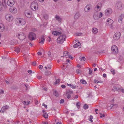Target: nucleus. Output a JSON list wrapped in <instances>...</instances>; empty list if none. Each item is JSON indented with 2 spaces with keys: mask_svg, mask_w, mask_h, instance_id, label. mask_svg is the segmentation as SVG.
<instances>
[{
  "mask_svg": "<svg viewBox=\"0 0 124 124\" xmlns=\"http://www.w3.org/2000/svg\"><path fill=\"white\" fill-rule=\"evenodd\" d=\"M121 33L120 32H117L114 35V39L115 40H117L119 39Z\"/></svg>",
  "mask_w": 124,
  "mask_h": 124,
  "instance_id": "9",
  "label": "nucleus"
},
{
  "mask_svg": "<svg viewBox=\"0 0 124 124\" xmlns=\"http://www.w3.org/2000/svg\"><path fill=\"white\" fill-rule=\"evenodd\" d=\"M93 118V117L92 116H90V118L89 120L91 121L92 122H93L92 119Z\"/></svg>",
  "mask_w": 124,
  "mask_h": 124,
  "instance_id": "40",
  "label": "nucleus"
},
{
  "mask_svg": "<svg viewBox=\"0 0 124 124\" xmlns=\"http://www.w3.org/2000/svg\"><path fill=\"white\" fill-rule=\"evenodd\" d=\"M9 10L10 12L11 13L14 14L16 13L17 11L16 9L14 7L10 8L9 9Z\"/></svg>",
  "mask_w": 124,
  "mask_h": 124,
  "instance_id": "13",
  "label": "nucleus"
},
{
  "mask_svg": "<svg viewBox=\"0 0 124 124\" xmlns=\"http://www.w3.org/2000/svg\"><path fill=\"white\" fill-rule=\"evenodd\" d=\"M66 36L62 35L59 36L57 39V42L59 44H61L65 40Z\"/></svg>",
  "mask_w": 124,
  "mask_h": 124,
  "instance_id": "2",
  "label": "nucleus"
},
{
  "mask_svg": "<svg viewBox=\"0 0 124 124\" xmlns=\"http://www.w3.org/2000/svg\"><path fill=\"white\" fill-rule=\"evenodd\" d=\"M27 72L29 74L31 73L32 72L31 70H28L27 71Z\"/></svg>",
  "mask_w": 124,
  "mask_h": 124,
  "instance_id": "57",
  "label": "nucleus"
},
{
  "mask_svg": "<svg viewBox=\"0 0 124 124\" xmlns=\"http://www.w3.org/2000/svg\"><path fill=\"white\" fill-rule=\"evenodd\" d=\"M92 31L94 34H96L98 32V29L96 28H94L93 29Z\"/></svg>",
  "mask_w": 124,
  "mask_h": 124,
  "instance_id": "26",
  "label": "nucleus"
},
{
  "mask_svg": "<svg viewBox=\"0 0 124 124\" xmlns=\"http://www.w3.org/2000/svg\"><path fill=\"white\" fill-rule=\"evenodd\" d=\"M64 102V100L63 99H62L60 100V103H62Z\"/></svg>",
  "mask_w": 124,
  "mask_h": 124,
  "instance_id": "49",
  "label": "nucleus"
},
{
  "mask_svg": "<svg viewBox=\"0 0 124 124\" xmlns=\"http://www.w3.org/2000/svg\"><path fill=\"white\" fill-rule=\"evenodd\" d=\"M5 18L8 21L10 22L12 21L13 19V16L9 14H7L5 16Z\"/></svg>",
  "mask_w": 124,
  "mask_h": 124,
  "instance_id": "6",
  "label": "nucleus"
},
{
  "mask_svg": "<svg viewBox=\"0 0 124 124\" xmlns=\"http://www.w3.org/2000/svg\"><path fill=\"white\" fill-rule=\"evenodd\" d=\"M36 34L33 32L30 33L29 35V38L30 40L32 41L36 39Z\"/></svg>",
  "mask_w": 124,
  "mask_h": 124,
  "instance_id": "5",
  "label": "nucleus"
},
{
  "mask_svg": "<svg viewBox=\"0 0 124 124\" xmlns=\"http://www.w3.org/2000/svg\"><path fill=\"white\" fill-rule=\"evenodd\" d=\"M47 68L48 69H49V70H50L51 69V67L50 66H47Z\"/></svg>",
  "mask_w": 124,
  "mask_h": 124,
  "instance_id": "63",
  "label": "nucleus"
},
{
  "mask_svg": "<svg viewBox=\"0 0 124 124\" xmlns=\"http://www.w3.org/2000/svg\"><path fill=\"white\" fill-rule=\"evenodd\" d=\"M45 40V38L43 35H42L41 37L40 38L39 40V43L43 44Z\"/></svg>",
  "mask_w": 124,
  "mask_h": 124,
  "instance_id": "16",
  "label": "nucleus"
},
{
  "mask_svg": "<svg viewBox=\"0 0 124 124\" xmlns=\"http://www.w3.org/2000/svg\"><path fill=\"white\" fill-rule=\"evenodd\" d=\"M48 54V56L49 57H51V53L50 52H48L47 53Z\"/></svg>",
  "mask_w": 124,
  "mask_h": 124,
  "instance_id": "52",
  "label": "nucleus"
},
{
  "mask_svg": "<svg viewBox=\"0 0 124 124\" xmlns=\"http://www.w3.org/2000/svg\"><path fill=\"white\" fill-rule=\"evenodd\" d=\"M89 73L90 75L92 73V71L91 69L90 68H89Z\"/></svg>",
  "mask_w": 124,
  "mask_h": 124,
  "instance_id": "48",
  "label": "nucleus"
},
{
  "mask_svg": "<svg viewBox=\"0 0 124 124\" xmlns=\"http://www.w3.org/2000/svg\"><path fill=\"white\" fill-rule=\"evenodd\" d=\"M30 102L29 101H23L22 102V103L23 104L25 105H28L29 104H30Z\"/></svg>",
  "mask_w": 124,
  "mask_h": 124,
  "instance_id": "25",
  "label": "nucleus"
},
{
  "mask_svg": "<svg viewBox=\"0 0 124 124\" xmlns=\"http://www.w3.org/2000/svg\"><path fill=\"white\" fill-rule=\"evenodd\" d=\"M124 5L121 2H119L116 3V8L119 10H121L123 8Z\"/></svg>",
  "mask_w": 124,
  "mask_h": 124,
  "instance_id": "4",
  "label": "nucleus"
},
{
  "mask_svg": "<svg viewBox=\"0 0 124 124\" xmlns=\"http://www.w3.org/2000/svg\"><path fill=\"white\" fill-rule=\"evenodd\" d=\"M90 8L91 7L89 5H87L85 8V11L86 12H88L90 10Z\"/></svg>",
  "mask_w": 124,
  "mask_h": 124,
  "instance_id": "18",
  "label": "nucleus"
},
{
  "mask_svg": "<svg viewBox=\"0 0 124 124\" xmlns=\"http://www.w3.org/2000/svg\"><path fill=\"white\" fill-rule=\"evenodd\" d=\"M73 93V92L72 91L69 90L68 91L65 95L64 97L65 98L68 99H69L71 97L70 94Z\"/></svg>",
  "mask_w": 124,
  "mask_h": 124,
  "instance_id": "10",
  "label": "nucleus"
},
{
  "mask_svg": "<svg viewBox=\"0 0 124 124\" xmlns=\"http://www.w3.org/2000/svg\"><path fill=\"white\" fill-rule=\"evenodd\" d=\"M118 105L117 104H114L112 106V107L116 108L118 106Z\"/></svg>",
  "mask_w": 124,
  "mask_h": 124,
  "instance_id": "45",
  "label": "nucleus"
},
{
  "mask_svg": "<svg viewBox=\"0 0 124 124\" xmlns=\"http://www.w3.org/2000/svg\"><path fill=\"white\" fill-rule=\"evenodd\" d=\"M80 82L82 83L83 84H87L86 82L83 79V80H81L80 81Z\"/></svg>",
  "mask_w": 124,
  "mask_h": 124,
  "instance_id": "35",
  "label": "nucleus"
},
{
  "mask_svg": "<svg viewBox=\"0 0 124 124\" xmlns=\"http://www.w3.org/2000/svg\"><path fill=\"white\" fill-rule=\"evenodd\" d=\"M20 48L19 47H16L15 51L17 52V53H19L20 52Z\"/></svg>",
  "mask_w": 124,
  "mask_h": 124,
  "instance_id": "31",
  "label": "nucleus"
},
{
  "mask_svg": "<svg viewBox=\"0 0 124 124\" xmlns=\"http://www.w3.org/2000/svg\"><path fill=\"white\" fill-rule=\"evenodd\" d=\"M60 82V80L59 79H57L56 80V81L55 82V84H57L58 83Z\"/></svg>",
  "mask_w": 124,
  "mask_h": 124,
  "instance_id": "43",
  "label": "nucleus"
},
{
  "mask_svg": "<svg viewBox=\"0 0 124 124\" xmlns=\"http://www.w3.org/2000/svg\"><path fill=\"white\" fill-rule=\"evenodd\" d=\"M99 13L100 14L99 15V18H100L102 17L103 14L101 12H100Z\"/></svg>",
  "mask_w": 124,
  "mask_h": 124,
  "instance_id": "46",
  "label": "nucleus"
},
{
  "mask_svg": "<svg viewBox=\"0 0 124 124\" xmlns=\"http://www.w3.org/2000/svg\"><path fill=\"white\" fill-rule=\"evenodd\" d=\"M112 12V11L111 9L108 8L105 11V14L106 15L108 16L110 15Z\"/></svg>",
  "mask_w": 124,
  "mask_h": 124,
  "instance_id": "12",
  "label": "nucleus"
},
{
  "mask_svg": "<svg viewBox=\"0 0 124 124\" xmlns=\"http://www.w3.org/2000/svg\"><path fill=\"white\" fill-rule=\"evenodd\" d=\"M111 50L112 53L114 54H117L118 52L117 47L115 45H113L111 47Z\"/></svg>",
  "mask_w": 124,
  "mask_h": 124,
  "instance_id": "7",
  "label": "nucleus"
},
{
  "mask_svg": "<svg viewBox=\"0 0 124 124\" xmlns=\"http://www.w3.org/2000/svg\"><path fill=\"white\" fill-rule=\"evenodd\" d=\"M4 93V92L2 90H0V93L3 94Z\"/></svg>",
  "mask_w": 124,
  "mask_h": 124,
  "instance_id": "51",
  "label": "nucleus"
},
{
  "mask_svg": "<svg viewBox=\"0 0 124 124\" xmlns=\"http://www.w3.org/2000/svg\"><path fill=\"white\" fill-rule=\"evenodd\" d=\"M68 66V65H67V63H66L64 65H63L62 66V67L63 69H65Z\"/></svg>",
  "mask_w": 124,
  "mask_h": 124,
  "instance_id": "34",
  "label": "nucleus"
},
{
  "mask_svg": "<svg viewBox=\"0 0 124 124\" xmlns=\"http://www.w3.org/2000/svg\"><path fill=\"white\" fill-rule=\"evenodd\" d=\"M82 34L81 33H78V34H76V35L78 36H80Z\"/></svg>",
  "mask_w": 124,
  "mask_h": 124,
  "instance_id": "64",
  "label": "nucleus"
},
{
  "mask_svg": "<svg viewBox=\"0 0 124 124\" xmlns=\"http://www.w3.org/2000/svg\"><path fill=\"white\" fill-rule=\"evenodd\" d=\"M9 108V106L7 105L3 106L1 109L2 112L3 113H4L6 110L8 109Z\"/></svg>",
  "mask_w": 124,
  "mask_h": 124,
  "instance_id": "14",
  "label": "nucleus"
},
{
  "mask_svg": "<svg viewBox=\"0 0 124 124\" xmlns=\"http://www.w3.org/2000/svg\"><path fill=\"white\" fill-rule=\"evenodd\" d=\"M52 34L54 36H57L61 35L62 34V32L57 31H54L52 32Z\"/></svg>",
  "mask_w": 124,
  "mask_h": 124,
  "instance_id": "19",
  "label": "nucleus"
},
{
  "mask_svg": "<svg viewBox=\"0 0 124 124\" xmlns=\"http://www.w3.org/2000/svg\"><path fill=\"white\" fill-rule=\"evenodd\" d=\"M15 22L17 25L20 26H21L24 25L26 23L25 20L21 18L16 19Z\"/></svg>",
  "mask_w": 124,
  "mask_h": 124,
  "instance_id": "1",
  "label": "nucleus"
},
{
  "mask_svg": "<svg viewBox=\"0 0 124 124\" xmlns=\"http://www.w3.org/2000/svg\"><path fill=\"white\" fill-rule=\"evenodd\" d=\"M43 116L44 118H47L48 117L47 114L46 113L44 114L43 115Z\"/></svg>",
  "mask_w": 124,
  "mask_h": 124,
  "instance_id": "38",
  "label": "nucleus"
},
{
  "mask_svg": "<svg viewBox=\"0 0 124 124\" xmlns=\"http://www.w3.org/2000/svg\"><path fill=\"white\" fill-rule=\"evenodd\" d=\"M38 54L39 55H40L42 54V53L40 52H38Z\"/></svg>",
  "mask_w": 124,
  "mask_h": 124,
  "instance_id": "60",
  "label": "nucleus"
},
{
  "mask_svg": "<svg viewBox=\"0 0 124 124\" xmlns=\"http://www.w3.org/2000/svg\"><path fill=\"white\" fill-rule=\"evenodd\" d=\"M39 69H42L43 68V66L42 65H40L39 67Z\"/></svg>",
  "mask_w": 124,
  "mask_h": 124,
  "instance_id": "53",
  "label": "nucleus"
},
{
  "mask_svg": "<svg viewBox=\"0 0 124 124\" xmlns=\"http://www.w3.org/2000/svg\"><path fill=\"white\" fill-rule=\"evenodd\" d=\"M55 18L57 20L59 23H61L62 20V18L57 15H56L55 17Z\"/></svg>",
  "mask_w": 124,
  "mask_h": 124,
  "instance_id": "17",
  "label": "nucleus"
},
{
  "mask_svg": "<svg viewBox=\"0 0 124 124\" xmlns=\"http://www.w3.org/2000/svg\"><path fill=\"white\" fill-rule=\"evenodd\" d=\"M44 18L45 19L47 20L48 19V16L47 15H45L44 16Z\"/></svg>",
  "mask_w": 124,
  "mask_h": 124,
  "instance_id": "44",
  "label": "nucleus"
},
{
  "mask_svg": "<svg viewBox=\"0 0 124 124\" xmlns=\"http://www.w3.org/2000/svg\"><path fill=\"white\" fill-rule=\"evenodd\" d=\"M31 8L32 10L35 11L38 9V5L37 2H33L31 5Z\"/></svg>",
  "mask_w": 124,
  "mask_h": 124,
  "instance_id": "3",
  "label": "nucleus"
},
{
  "mask_svg": "<svg viewBox=\"0 0 124 124\" xmlns=\"http://www.w3.org/2000/svg\"><path fill=\"white\" fill-rule=\"evenodd\" d=\"M8 5L10 7L12 6L15 4L14 0H8L7 2Z\"/></svg>",
  "mask_w": 124,
  "mask_h": 124,
  "instance_id": "11",
  "label": "nucleus"
},
{
  "mask_svg": "<svg viewBox=\"0 0 124 124\" xmlns=\"http://www.w3.org/2000/svg\"><path fill=\"white\" fill-rule=\"evenodd\" d=\"M105 52V51L103 50L101 51L100 52V53H104Z\"/></svg>",
  "mask_w": 124,
  "mask_h": 124,
  "instance_id": "62",
  "label": "nucleus"
},
{
  "mask_svg": "<svg viewBox=\"0 0 124 124\" xmlns=\"http://www.w3.org/2000/svg\"><path fill=\"white\" fill-rule=\"evenodd\" d=\"M3 2L2 4L3 5V7L4 8H6V6L7 5L6 4V1H5V2Z\"/></svg>",
  "mask_w": 124,
  "mask_h": 124,
  "instance_id": "36",
  "label": "nucleus"
},
{
  "mask_svg": "<svg viewBox=\"0 0 124 124\" xmlns=\"http://www.w3.org/2000/svg\"><path fill=\"white\" fill-rule=\"evenodd\" d=\"M94 82L95 83H98L99 82L101 83V81H99L96 80H94Z\"/></svg>",
  "mask_w": 124,
  "mask_h": 124,
  "instance_id": "47",
  "label": "nucleus"
},
{
  "mask_svg": "<svg viewBox=\"0 0 124 124\" xmlns=\"http://www.w3.org/2000/svg\"><path fill=\"white\" fill-rule=\"evenodd\" d=\"M32 64L33 66H35L36 65V63L35 62H33L32 63Z\"/></svg>",
  "mask_w": 124,
  "mask_h": 124,
  "instance_id": "61",
  "label": "nucleus"
},
{
  "mask_svg": "<svg viewBox=\"0 0 124 124\" xmlns=\"http://www.w3.org/2000/svg\"><path fill=\"white\" fill-rule=\"evenodd\" d=\"M16 37H18L19 39L21 40H23L25 38V37L23 35L20 34H18L16 35Z\"/></svg>",
  "mask_w": 124,
  "mask_h": 124,
  "instance_id": "15",
  "label": "nucleus"
},
{
  "mask_svg": "<svg viewBox=\"0 0 124 124\" xmlns=\"http://www.w3.org/2000/svg\"><path fill=\"white\" fill-rule=\"evenodd\" d=\"M80 102H78L76 104V106L77 107L78 109H79L80 108Z\"/></svg>",
  "mask_w": 124,
  "mask_h": 124,
  "instance_id": "37",
  "label": "nucleus"
},
{
  "mask_svg": "<svg viewBox=\"0 0 124 124\" xmlns=\"http://www.w3.org/2000/svg\"><path fill=\"white\" fill-rule=\"evenodd\" d=\"M70 86L72 88L75 89L76 88V86L75 85H70Z\"/></svg>",
  "mask_w": 124,
  "mask_h": 124,
  "instance_id": "50",
  "label": "nucleus"
},
{
  "mask_svg": "<svg viewBox=\"0 0 124 124\" xmlns=\"http://www.w3.org/2000/svg\"><path fill=\"white\" fill-rule=\"evenodd\" d=\"M124 14H122L121 16V19L118 20V22L121 23L122 22V19H123L124 17Z\"/></svg>",
  "mask_w": 124,
  "mask_h": 124,
  "instance_id": "29",
  "label": "nucleus"
},
{
  "mask_svg": "<svg viewBox=\"0 0 124 124\" xmlns=\"http://www.w3.org/2000/svg\"><path fill=\"white\" fill-rule=\"evenodd\" d=\"M5 29L4 26L3 24L1 23L0 24V32L3 31Z\"/></svg>",
  "mask_w": 124,
  "mask_h": 124,
  "instance_id": "22",
  "label": "nucleus"
},
{
  "mask_svg": "<svg viewBox=\"0 0 124 124\" xmlns=\"http://www.w3.org/2000/svg\"><path fill=\"white\" fill-rule=\"evenodd\" d=\"M53 93L54 94L55 96L57 97L58 96V94L56 91H54Z\"/></svg>",
  "mask_w": 124,
  "mask_h": 124,
  "instance_id": "33",
  "label": "nucleus"
},
{
  "mask_svg": "<svg viewBox=\"0 0 124 124\" xmlns=\"http://www.w3.org/2000/svg\"><path fill=\"white\" fill-rule=\"evenodd\" d=\"M93 17L94 19L95 20H97L98 18V16L96 14H94Z\"/></svg>",
  "mask_w": 124,
  "mask_h": 124,
  "instance_id": "30",
  "label": "nucleus"
},
{
  "mask_svg": "<svg viewBox=\"0 0 124 124\" xmlns=\"http://www.w3.org/2000/svg\"><path fill=\"white\" fill-rule=\"evenodd\" d=\"M17 42L16 40H13L10 41V43L11 45H15L17 44Z\"/></svg>",
  "mask_w": 124,
  "mask_h": 124,
  "instance_id": "24",
  "label": "nucleus"
},
{
  "mask_svg": "<svg viewBox=\"0 0 124 124\" xmlns=\"http://www.w3.org/2000/svg\"><path fill=\"white\" fill-rule=\"evenodd\" d=\"M69 53L67 51H65L63 53V55L65 56H69Z\"/></svg>",
  "mask_w": 124,
  "mask_h": 124,
  "instance_id": "27",
  "label": "nucleus"
},
{
  "mask_svg": "<svg viewBox=\"0 0 124 124\" xmlns=\"http://www.w3.org/2000/svg\"><path fill=\"white\" fill-rule=\"evenodd\" d=\"M107 23L109 25H111L113 23V21L110 18H108L107 21Z\"/></svg>",
  "mask_w": 124,
  "mask_h": 124,
  "instance_id": "20",
  "label": "nucleus"
},
{
  "mask_svg": "<svg viewBox=\"0 0 124 124\" xmlns=\"http://www.w3.org/2000/svg\"><path fill=\"white\" fill-rule=\"evenodd\" d=\"M111 71L113 74H114L115 73V71L113 69H111Z\"/></svg>",
  "mask_w": 124,
  "mask_h": 124,
  "instance_id": "42",
  "label": "nucleus"
},
{
  "mask_svg": "<svg viewBox=\"0 0 124 124\" xmlns=\"http://www.w3.org/2000/svg\"><path fill=\"white\" fill-rule=\"evenodd\" d=\"M102 7V4L101 3H98L96 7L94 9L96 11H100Z\"/></svg>",
  "mask_w": 124,
  "mask_h": 124,
  "instance_id": "8",
  "label": "nucleus"
},
{
  "mask_svg": "<svg viewBox=\"0 0 124 124\" xmlns=\"http://www.w3.org/2000/svg\"><path fill=\"white\" fill-rule=\"evenodd\" d=\"M76 72L78 74H80L81 73V71L79 69L77 70Z\"/></svg>",
  "mask_w": 124,
  "mask_h": 124,
  "instance_id": "41",
  "label": "nucleus"
},
{
  "mask_svg": "<svg viewBox=\"0 0 124 124\" xmlns=\"http://www.w3.org/2000/svg\"><path fill=\"white\" fill-rule=\"evenodd\" d=\"M45 75L47 76H48L49 75H50L51 74V72L49 71H46V72H45Z\"/></svg>",
  "mask_w": 124,
  "mask_h": 124,
  "instance_id": "28",
  "label": "nucleus"
},
{
  "mask_svg": "<svg viewBox=\"0 0 124 124\" xmlns=\"http://www.w3.org/2000/svg\"><path fill=\"white\" fill-rule=\"evenodd\" d=\"M78 45L77 44H75L73 46V47L74 48H76L78 47Z\"/></svg>",
  "mask_w": 124,
  "mask_h": 124,
  "instance_id": "55",
  "label": "nucleus"
},
{
  "mask_svg": "<svg viewBox=\"0 0 124 124\" xmlns=\"http://www.w3.org/2000/svg\"><path fill=\"white\" fill-rule=\"evenodd\" d=\"M88 106L87 105L85 104L84 106V108L85 109H87L88 107Z\"/></svg>",
  "mask_w": 124,
  "mask_h": 124,
  "instance_id": "39",
  "label": "nucleus"
},
{
  "mask_svg": "<svg viewBox=\"0 0 124 124\" xmlns=\"http://www.w3.org/2000/svg\"><path fill=\"white\" fill-rule=\"evenodd\" d=\"M42 78V77L41 76H38L37 77V78L38 79H41Z\"/></svg>",
  "mask_w": 124,
  "mask_h": 124,
  "instance_id": "58",
  "label": "nucleus"
},
{
  "mask_svg": "<svg viewBox=\"0 0 124 124\" xmlns=\"http://www.w3.org/2000/svg\"><path fill=\"white\" fill-rule=\"evenodd\" d=\"M25 15L26 17L28 18H30L32 16V13L30 12H25Z\"/></svg>",
  "mask_w": 124,
  "mask_h": 124,
  "instance_id": "23",
  "label": "nucleus"
},
{
  "mask_svg": "<svg viewBox=\"0 0 124 124\" xmlns=\"http://www.w3.org/2000/svg\"><path fill=\"white\" fill-rule=\"evenodd\" d=\"M79 59L81 61H84L85 59L84 57H80Z\"/></svg>",
  "mask_w": 124,
  "mask_h": 124,
  "instance_id": "32",
  "label": "nucleus"
},
{
  "mask_svg": "<svg viewBox=\"0 0 124 124\" xmlns=\"http://www.w3.org/2000/svg\"><path fill=\"white\" fill-rule=\"evenodd\" d=\"M43 106H45L46 108H47V105H45V104L43 103Z\"/></svg>",
  "mask_w": 124,
  "mask_h": 124,
  "instance_id": "56",
  "label": "nucleus"
},
{
  "mask_svg": "<svg viewBox=\"0 0 124 124\" xmlns=\"http://www.w3.org/2000/svg\"><path fill=\"white\" fill-rule=\"evenodd\" d=\"M75 42L76 43V44H77L78 43L79 44L80 43L78 41V40H76L75 41Z\"/></svg>",
  "mask_w": 124,
  "mask_h": 124,
  "instance_id": "59",
  "label": "nucleus"
},
{
  "mask_svg": "<svg viewBox=\"0 0 124 124\" xmlns=\"http://www.w3.org/2000/svg\"><path fill=\"white\" fill-rule=\"evenodd\" d=\"M61 87L63 88H64L66 87V86L63 85H61Z\"/></svg>",
  "mask_w": 124,
  "mask_h": 124,
  "instance_id": "54",
  "label": "nucleus"
},
{
  "mask_svg": "<svg viewBox=\"0 0 124 124\" xmlns=\"http://www.w3.org/2000/svg\"><path fill=\"white\" fill-rule=\"evenodd\" d=\"M80 16L79 12H77L74 16V19H78Z\"/></svg>",
  "mask_w": 124,
  "mask_h": 124,
  "instance_id": "21",
  "label": "nucleus"
}]
</instances>
